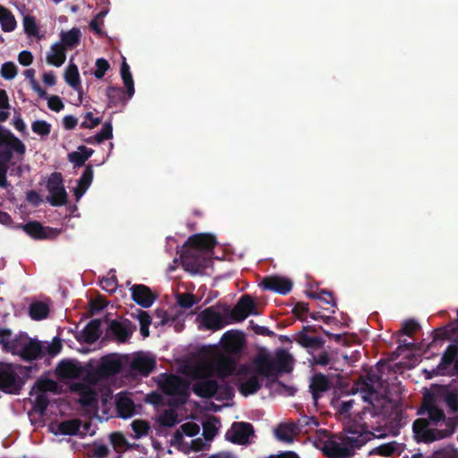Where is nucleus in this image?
I'll use <instances>...</instances> for the list:
<instances>
[{"mask_svg":"<svg viewBox=\"0 0 458 458\" xmlns=\"http://www.w3.org/2000/svg\"><path fill=\"white\" fill-rule=\"evenodd\" d=\"M156 360L148 356L135 357L131 361V369L143 376H148L155 369Z\"/></svg>","mask_w":458,"mask_h":458,"instance_id":"obj_28","label":"nucleus"},{"mask_svg":"<svg viewBox=\"0 0 458 458\" xmlns=\"http://www.w3.org/2000/svg\"><path fill=\"white\" fill-rule=\"evenodd\" d=\"M121 76L123 81V84L126 88V91L128 94V98H131L134 94V81L132 79V75L130 71V66L128 64L123 61L121 65Z\"/></svg>","mask_w":458,"mask_h":458,"instance_id":"obj_38","label":"nucleus"},{"mask_svg":"<svg viewBox=\"0 0 458 458\" xmlns=\"http://www.w3.org/2000/svg\"><path fill=\"white\" fill-rule=\"evenodd\" d=\"M110 443L117 454L126 451L128 440L122 432H113L109 435Z\"/></svg>","mask_w":458,"mask_h":458,"instance_id":"obj_40","label":"nucleus"},{"mask_svg":"<svg viewBox=\"0 0 458 458\" xmlns=\"http://www.w3.org/2000/svg\"><path fill=\"white\" fill-rule=\"evenodd\" d=\"M457 354H458V345H456V344L448 345L441 358V361L438 365V369H445L448 366H450L454 362Z\"/></svg>","mask_w":458,"mask_h":458,"instance_id":"obj_42","label":"nucleus"},{"mask_svg":"<svg viewBox=\"0 0 458 458\" xmlns=\"http://www.w3.org/2000/svg\"><path fill=\"white\" fill-rule=\"evenodd\" d=\"M132 300L142 308H149L157 295L145 284H134L131 288Z\"/></svg>","mask_w":458,"mask_h":458,"instance_id":"obj_19","label":"nucleus"},{"mask_svg":"<svg viewBox=\"0 0 458 458\" xmlns=\"http://www.w3.org/2000/svg\"><path fill=\"white\" fill-rule=\"evenodd\" d=\"M131 427L134 432V435L131 437L135 439H140L142 437L147 436L150 430L149 423L143 420H133L131 424Z\"/></svg>","mask_w":458,"mask_h":458,"instance_id":"obj_43","label":"nucleus"},{"mask_svg":"<svg viewBox=\"0 0 458 458\" xmlns=\"http://www.w3.org/2000/svg\"><path fill=\"white\" fill-rule=\"evenodd\" d=\"M218 390V382L209 377H201L194 383L193 393L201 398H211L216 396Z\"/></svg>","mask_w":458,"mask_h":458,"instance_id":"obj_21","label":"nucleus"},{"mask_svg":"<svg viewBox=\"0 0 458 458\" xmlns=\"http://www.w3.org/2000/svg\"><path fill=\"white\" fill-rule=\"evenodd\" d=\"M234 396L233 388L227 383L218 384L216 398L218 401H229Z\"/></svg>","mask_w":458,"mask_h":458,"instance_id":"obj_49","label":"nucleus"},{"mask_svg":"<svg viewBox=\"0 0 458 458\" xmlns=\"http://www.w3.org/2000/svg\"><path fill=\"white\" fill-rule=\"evenodd\" d=\"M54 384V381L50 379L38 380L33 387V389L37 388L40 392L37 394L33 405V410L40 415H45L49 405V399L45 392L49 389L48 385Z\"/></svg>","mask_w":458,"mask_h":458,"instance_id":"obj_20","label":"nucleus"},{"mask_svg":"<svg viewBox=\"0 0 458 458\" xmlns=\"http://www.w3.org/2000/svg\"><path fill=\"white\" fill-rule=\"evenodd\" d=\"M62 342L60 338L55 337L53 341L44 347V355L48 354L51 357L57 355L62 350Z\"/></svg>","mask_w":458,"mask_h":458,"instance_id":"obj_54","label":"nucleus"},{"mask_svg":"<svg viewBox=\"0 0 458 458\" xmlns=\"http://www.w3.org/2000/svg\"><path fill=\"white\" fill-rule=\"evenodd\" d=\"M367 380H368V382L364 383V386L362 388V391L367 393V394H365L363 396V398L366 402H369L371 403L372 402H371V400L369 399L368 394L372 395L377 393L374 386L380 385L381 377L375 373H369L367 375Z\"/></svg>","mask_w":458,"mask_h":458,"instance_id":"obj_39","label":"nucleus"},{"mask_svg":"<svg viewBox=\"0 0 458 458\" xmlns=\"http://www.w3.org/2000/svg\"><path fill=\"white\" fill-rule=\"evenodd\" d=\"M220 343L225 352L238 355L245 345L244 335L237 330H229L223 335Z\"/></svg>","mask_w":458,"mask_h":458,"instance_id":"obj_14","label":"nucleus"},{"mask_svg":"<svg viewBox=\"0 0 458 458\" xmlns=\"http://www.w3.org/2000/svg\"><path fill=\"white\" fill-rule=\"evenodd\" d=\"M189 250H198L200 252L212 251L216 244V237L208 233H197L190 236L186 242Z\"/></svg>","mask_w":458,"mask_h":458,"instance_id":"obj_18","label":"nucleus"},{"mask_svg":"<svg viewBox=\"0 0 458 458\" xmlns=\"http://www.w3.org/2000/svg\"><path fill=\"white\" fill-rule=\"evenodd\" d=\"M276 438L285 444H292L299 432L294 422L280 423L274 430Z\"/></svg>","mask_w":458,"mask_h":458,"instance_id":"obj_26","label":"nucleus"},{"mask_svg":"<svg viewBox=\"0 0 458 458\" xmlns=\"http://www.w3.org/2000/svg\"><path fill=\"white\" fill-rule=\"evenodd\" d=\"M89 366H81V363L72 360H61L56 367V374L60 378L81 379L89 384Z\"/></svg>","mask_w":458,"mask_h":458,"instance_id":"obj_8","label":"nucleus"},{"mask_svg":"<svg viewBox=\"0 0 458 458\" xmlns=\"http://www.w3.org/2000/svg\"><path fill=\"white\" fill-rule=\"evenodd\" d=\"M308 296L314 300L323 301L324 302L330 304L333 307L336 306L332 293L326 289H322L318 293L314 292L309 293Z\"/></svg>","mask_w":458,"mask_h":458,"instance_id":"obj_52","label":"nucleus"},{"mask_svg":"<svg viewBox=\"0 0 458 458\" xmlns=\"http://www.w3.org/2000/svg\"><path fill=\"white\" fill-rule=\"evenodd\" d=\"M65 47L61 43H55L51 47L50 53L47 56L48 64L60 67L65 62Z\"/></svg>","mask_w":458,"mask_h":458,"instance_id":"obj_30","label":"nucleus"},{"mask_svg":"<svg viewBox=\"0 0 458 458\" xmlns=\"http://www.w3.org/2000/svg\"><path fill=\"white\" fill-rule=\"evenodd\" d=\"M25 377H30L33 369L37 370L38 366H15L11 363H0V390L9 394H18L21 390L24 380L18 375L16 369Z\"/></svg>","mask_w":458,"mask_h":458,"instance_id":"obj_3","label":"nucleus"},{"mask_svg":"<svg viewBox=\"0 0 458 458\" xmlns=\"http://www.w3.org/2000/svg\"><path fill=\"white\" fill-rule=\"evenodd\" d=\"M296 341L303 347L306 348H319L325 344L323 338L319 336H310L304 332H300L297 335Z\"/></svg>","mask_w":458,"mask_h":458,"instance_id":"obj_35","label":"nucleus"},{"mask_svg":"<svg viewBox=\"0 0 458 458\" xmlns=\"http://www.w3.org/2000/svg\"><path fill=\"white\" fill-rule=\"evenodd\" d=\"M44 356V346L41 342L28 338L25 344H23L22 351L20 357L26 361L36 360Z\"/></svg>","mask_w":458,"mask_h":458,"instance_id":"obj_22","label":"nucleus"},{"mask_svg":"<svg viewBox=\"0 0 458 458\" xmlns=\"http://www.w3.org/2000/svg\"><path fill=\"white\" fill-rule=\"evenodd\" d=\"M100 285L103 290L109 293H114L117 287V279L115 276L105 277L101 280Z\"/></svg>","mask_w":458,"mask_h":458,"instance_id":"obj_62","label":"nucleus"},{"mask_svg":"<svg viewBox=\"0 0 458 458\" xmlns=\"http://www.w3.org/2000/svg\"><path fill=\"white\" fill-rule=\"evenodd\" d=\"M0 23L4 32H12L16 29L17 22L13 13L0 4Z\"/></svg>","mask_w":458,"mask_h":458,"instance_id":"obj_31","label":"nucleus"},{"mask_svg":"<svg viewBox=\"0 0 458 458\" xmlns=\"http://www.w3.org/2000/svg\"><path fill=\"white\" fill-rule=\"evenodd\" d=\"M190 383L180 376L169 375L161 385L162 391L167 395L189 394Z\"/></svg>","mask_w":458,"mask_h":458,"instance_id":"obj_16","label":"nucleus"},{"mask_svg":"<svg viewBox=\"0 0 458 458\" xmlns=\"http://www.w3.org/2000/svg\"><path fill=\"white\" fill-rule=\"evenodd\" d=\"M98 134L101 138L102 141L113 138V125L111 119L104 123L101 131Z\"/></svg>","mask_w":458,"mask_h":458,"instance_id":"obj_63","label":"nucleus"},{"mask_svg":"<svg viewBox=\"0 0 458 458\" xmlns=\"http://www.w3.org/2000/svg\"><path fill=\"white\" fill-rule=\"evenodd\" d=\"M158 422L163 427H166V428L174 427L178 422L177 414L172 409L165 410L159 416Z\"/></svg>","mask_w":458,"mask_h":458,"instance_id":"obj_46","label":"nucleus"},{"mask_svg":"<svg viewBox=\"0 0 458 458\" xmlns=\"http://www.w3.org/2000/svg\"><path fill=\"white\" fill-rule=\"evenodd\" d=\"M30 317L34 320H42L47 318L49 314V307L42 301H35L30 305Z\"/></svg>","mask_w":458,"mask_h":458,"instance_id":"obj_34","label":"nucleus"},{"mask_svg":"<svg viewBox=\"0 0 458 458\" xmlns=\"http://www.w3.org/2000/svg\"><path fill=\"white\" fill-rule=\"evenodd\" d=\"M91 451L94 458H107L110 452L106 445L97 443H94Z\"/></svg>","mask_w":458,"mask_h":458,"instance_id":"obj_61","label":"nucleus"},{"mask_svg":"<svg viewBox=\"0 0 458 458\" xmlns=\"http://www.w3.org/2000/svg\"><path fill=\"white\" fill-rule=\"evenodd\" d=\"M93 174L94 171L92 165H88L78 181L77 187L73 191L76 200H79L91 185Z\"/></svg>","mask_w":458,"mask_h":458,"instance_id":"obj_27","label":"nucleus"},{"mask_svg":"<svg viewBox=\"0 0 458 458\" xmlns=\"http://www.w3.org/2000/svg\"><path fill=\"white\" fill-rule=\"evenodd\" d=\"M292 356L283 349L276 352L272 359L268 354H259L254 358L252 364V373L248 375V379L244 382L238 380V390L243 396H249L256 394L261 388L259 376L263 378L276 377L284 372H290Z\"/></svg>","mask_w":458,"mask_h":458,"instance_id":"obj_1","label":"nucleus"},{"mask_svg":"<svg viewBox=\"0 0 458 458\" xmlns=\"http://www.w3.org/2000/svg\"><path fill=\"white\" fill-rule=\"evenodd\" d=\"M32 131L41 137H47L51 132V124L44 120H37L31 124Z\"/></svg>","mask_w":458,"mask_h":458,"instance_id":"obj_48","label":"nucleus"},{"mask_svg":"<svg viewBox=\"0 0 458 458\" xmlns=\"http://www.w3.org/2000/svg\"><path fill=\"white\" fill-rule=\"evenodd\" d=\"M122 369L121 362L110 357H103L97 367L89 366L90 373L88 374L89 384L96 385L103 379L116 375Z\"/></svg>","mask_w":458,"mask_h":458,"instance_id":"obj_6","label":"nucleus"},{"mask_svg":"<svg viewBox=\"0 0 458 458\" xmlns=\"http://www.w3.org/2000/svg\"><path fill=\"white\" fill-rule=\"evenodd\" d=\"M115 409L118 417L127 419L133 416L135 405L132 400L127 396H120L116 400Z\"/></svg>","mask_w":458,"mask_h":458,"instance_id":"obj_29","label":"nucleus"},{"mask_svg":"<svg viewBox=\"0 0 458 458\" xmlns=\"http://www.w3.org/2000/svg\"><path fill=\"white\" fill-rule=\"evenodd\" d=\"M13 338V332L9 328H0V345L3 351L6 352Z\"/></svg>","mask_w":458,"mask_h":458,"instance_id":"obj_56","label":"nucleus"},{"mask_svg":"<svg viewBox=\"0 0 458 458\" xmlns=\"http://www.w3.org/2000/svg\"><path fill=\"white\" fill-rule=\"evenodd\" d=\"M420 325L414 319L405 320L402 327V333L405 335L411 336L417 330Z\"/></svg>","mask_w":458,"mask_h":458,"instance_id":"obj_59","label":"nucleus"},{"mask_svg":"<svg viewBox=\"0 0 458 458\" xmlns=\"http://www.w3.org/2000/svg\"><path fill=\"white\" fill-rule=\"evenodd\" d=\"M18 73V67L13 62H5L2 64L0 74L5 80H13Z\"/></svg>","mask_w":458,"mask_h":458,"instance_id":"obj_51","label":"nucleus"},{"mask_svg":"<svg viewBox=\"0 0 458 458\" xmlns=\"http://www.w3.org/2000/svg\"><path fill=\"white\" fill-rule=\"evenodd\" d=\"M136 330V326L130 320H112L106 330L108 335L114 336L119 343H126Z\"/></svg>","mask_w":458,"mask_h":458,"instance_id":"obj_15","label":"nucleus"},{"mask_svg":"<svg viewBox=\"0 0 458 458\" xmlns=\"http://www.w3.org/2000/svg\"><path fill=\"white\" fill-rule=\"evenodd\" d=\"M64 80L68 85L73 88L75 90L80 92L81 90V80L80 73L76 64H70L64 72Z\"/></svg>","mask_w":458,"mask_h":458,"instance_id":"obj_33","label":"nucleus"},{"mask_svg":"<svg viewBox=\"0 0 458 458\" xmlns=\"http://www.w3.org/2000/svg\"><path fill=\"white\" fill-rule=\"evenodd\" d=\"M221 308L230 324L242 321L250 314L258 315L256 303L249 294L242 295L233 309L227 304L221 305Z\"/></svg>","mask_w":458,"mask_h":458,"instance_id":"obj_4","label":"nucleus"},{"mask_svg":"<svg viewBox=\"0 0 458 458\" xmlns=\"http://www.w3.org/2000/svg\"><path fill=\"white\" fill-rule=\"evenodd\" d=\"M322 444L321 450L328 458H349L351 455V449L349 447L343 446L331 438L325 440Z\"/></svg>","mask_w":458,"mask_h":458,"instance_id":"obj_23","label":"nucleus"},{"mask_svg":"<svg viewBox=\"0 0 458 458\" xmlns=\"http://www.w3.org/2000/svg\"><path fill=\"white\" fill-rule=\"evenodd\" d=\"M96 71L94 72V75L97 79H102L107 70L109 69L110 65L109 63L105 58H98L96 61Z\"/></svg>","mask_w":458,"mask_h":458,"instance_id":"obj_57","label":"nucleus"},{"mask_svg":"<svg viewBox=\"0 0 458 458\" xmlns=\"http://www.w3.org/2000/svg\"><path fill=\"white\" fill-rule=\"evenodd\" d=\"M24 31L27 35L35 37L38 33V28L33 16L27 15L23 18Z\"/></svg>","mask_w":458,"mask_h":458,"instance_id":"obj_53","label":"nucleus"},{"mask_svg":"<svg viewBox=\"0 0 458 458\" xmlns=\"http://www.w3.org/2000/svg\"><path fill=\"white\" fill-rule=\"evenodd\" d=\"M216 422H219V420L216 417H212V420L203 422L202 435L207 441L213 440L217 434L218 428L216 427Z\"/></svg>","mask_w":458,"mask_h":458,"instance_id":"obj_45","label":"nucleus"},{"mask_svg":"<svg viewBox=\"0 0 458 458\" xmlns=\"http://www.w3.org/2000/svg\"><path fill=\"white\" fill-rule=\"evenodd\" d=\"M81 30L78 28H72L68 31L61 33L62 45L65 47L72 48L77 46L80 42Z\"/></svg>","mask_w":458,"mask_h":458,"instance_id":"obj_36","label":"nucleus"},{"mask_svg":"<svg viewBox=\"0 0 458 458\" xmlns=\"http://www.w3.org/2000/svg\"><path fill=\"white\" fill-rule=\"evenodd\" d=\"M181 259L185 270L193 274L201 273L211 263V259L207 254L198 251V250H187Z\"/></svg>","mask_w":458,"mask_h":458,"instance_id":"obj_9","label":"nucleus"},{"mask_svg":"<svg viewBox=\"0 0 458 458\" xmlns=\"http://www.w3.org/2000/svg\"><path fill=\"white\" fill-rule=\"evenodd\" d=\"M178 305L183 309H190L197 303L198 300L192 293H178L176 296Z\"/></svg>","mask_w":458,"mask_h":458,"instance_id":"obj_50","label":"nucleus"},{"mask_svg":"<svg viewBox=\"0 0 458 458\" xmlns=\"http://www.w3.org/2000/svg\"><path fill=\"white\" fill-rule=\"evenodd\" d=\"M170 397L166 401V404L170 407L179 408L186 403L189 394L182 395H169Z\"/></svg>","mask_w":458,"mask_h":458,"instance_id":"obj_60","label":"nucleus"},{"mask_svg":"<svg viewBox=\"0 0 458 458\" xmlns=\"http://www.w3.org/2000/svg\"><path fill=\"white\" fill-rule=\"evenodd\" d=\"M19 144L21 148L18 150H16L15 148L11 147V145L8 144H3L0 148V187L2 188L7 187V165L13 159V153H17L18 155H24L26 152V147L21 140Z\"/></svg>","mask_w":458,"mask_h":458,"instance_id":"obj_13","label":"nucleus"},{"mask_svg":"<svg viewBox=\"0 0 458 458\" xmlns=\"http://www.w3.org/2000/svg\"><path fill=\"white\" fill-rule=\"evenodd\" d=\"M97 393L90 387L80 395V403L83 407H93L97 404Z\"/></svg>","mask_w":458,"mask_h":458,"instance_id":"obj_47","label":"nucleus"},{"mask_svg":"<svg viewBox=\"0 0 458 458\" xmlns=\"http://www.w3.org/2000/svg\"><path fill=\"white\" fill-rule=\"evenodd\" d=\"M424 409L428 411V420L420 418L412 424L418 442L432 443L454 434L458 424L455 418L446 420L443 410L430 403H425Z\"/></svg>","mask_w":458,"mask_h":458,"instance_id":"obj_2","label":"nucleus"},{"mask_svg":"<svg viewBox=\"0 0 458 458\" xmlns=\"http://www.w3.org/2000/svg\"><path fill=\"white\" fill-rule=\"evenodd\" d=\"M84 118L85 121L81 123V127L83 129H93L101 123V119L99 117H94L91 112H87Z\"/></svg>","mask_w":458,"mask_h":458,"instance_id":"obj_58","label":"nucleus"},{"mask_svg":"<svg viewBox=\"0 0 458 458\" xmlns=\"http://www.w3.org/2000/svg\"><path fill=\"white\" fill-rule=\"evenodd\" d=\"M217 307H221L220 304ZM216 306H211L203 310L198 316L200 325L208 330L217 331L230 324L225 315L216 310Z\"/></svg>","mask_w":458,"mask_h":458,"instance_id":"obj_10","label":"nucleus"},{"mask_svg":"<svg viewBox=\"0 0 458 458\" xmlns=\"http://www.w3.org/2000/svg\"><path fill=\"white\" fill-rule=\"evenodd\" d=\"M310 390L312 394L315 405H317L318 399L322 394L328 391L331 387L328 377L323 374H315L310 384Z\"/></svg>","mask_w":458,"mask_h":458,"instance_id":"obj_25","label":"nucleus"},{"mask_svg":"<svg viewBox=\"0 0 458 458\" xmlns=\"http://www.w3.org/2000/svg\"><path fill=\"white\" fill-rule=\"evenodd\" d=\"M263 290L277 293L282 295L289 293L293 288V282L278 276H265L260 283Z\"/></svg>","mask_w":458,"mask_h":458,"instance_id":"obj_17","label":"nucleus"},{"mask_svg":"<svg viewBox=\"0 0 458 458\" xmlns=\"http://www.w3.org/2000/svg\"><path fill=\"white\" fill-rule=\"evenodd\" d=\"M299 434L309 433L314 427L318 425V419L314 416L303 415L294 422Z\"/></svg>","mask_w":458,"mask_h":458,"instance_id":"obj_37","label":"nucleus"},{"mask_svg":"<svg viewBox=\"0 0 458 458\" xmlns=\"http://www.w3.org/2000/svg\"><path fill=\"white\" fill-rule=\"evenodd\" d=\"M445 402L454 413L458 411V394L456 393H448L445 397Z\"/></svg>","mask_w":458,"mask_h":458,"instance_id":"obj_64","label":"nucleus"},{"mask_svg":"<svg viewBox=\"0 0 458 458\" xmlns=\"http://www.w3.org/2000/svg\"><path fill=\"white\" fill-rule=\"evenodd\" d=\"M100 327V319L90 320L77 336V340L89 344L95 343L101 335Z\"/></svg>","mask_w":458,"mask_h":458,"instance_id":"obj_24","label":"nucleus"},{"mask_svg":"<svg viewBox=\"0 0 458 458\" xmlns=\"http://www.w3.org/2000/svg\"><path fill=\"white\" fill-rule=\"evenodd\" d=\"M81 426V421L79 419L64 420L58 424L57 431L55 434L74 436L79 432Z\"/></svg>","mask_w":458,"mask_h":458,"instance_id":"obj_32","label":"nucleus"},{"mask_svg":"<svg viewBox=\"0 0 458 458\" xmlns=\"http://www.w3.org/2000/svg\"><path fill=\"white\" fill-rule=\"evenodd\" d=\"M47 189L49 192L47 200L53 207H61L67 203V192L64 186L63 175L59 172L50 174L47 182Z\"/></svg>","mask_w":458,"mask_h":458,"instance_id":"obj_7","label":"nucleus"},{"mask_svg":"<svg viewBox=\"0 0 458 458\" xmlns=\"http://www.w3.org/2000/svg\"><path fill=\"white\" fill-rule=\"evenodd\" d=\"M216 375L221 379H225L230 376H236L237 379H242L252 373V368L248 364H241L239 367L236 361L230 356H221L215 362Z\"/></svg>","mask_w":458,"mask_h":458,"instance_id":"obj_5","label":"nucleus"},{"mask_svg":"<svg viewBox=\"0 0 458 458\" xmlns=\"http://www.w3.org/2000/svg\"><path fill=\"white\" fill-rule=\"evenodd\" d=\"M310 308L309 303L303 302V301H298L293 309V314L297 317L298 319L305 321L306 320V315L309 313Z\"/></svg>","mask_w":458,"mask_h":458,"instance_id":"obj_55","label":"nucleus"},{"mask_svg":"<svg viewBox=\"0 0 458 458\" xmlns=\"http://www.w3.org/2000/svg\"><path fill=\"white\" fill-rule=\"evenodd\" d=\"M108 106H117L124 101V91L121 87L109 86L106 89Z\"/></svg>","mask_w":458,"mask_h":458,"instance_id":"obj_41","label":"nucleus"},{"mask_svg":"<svg viewBox=\"0 0 458 458\" xmlns=\"http://www.w3.org/2000/svg\"><path fill=\"white\" fill-rule=\"evenodd\" d=\"M20 227L35 240H54L62 232L58 228L43 226L38 221H30L24 225L21 224Z\"/></svg>","mask_w":458,"mask_h":458,"instance_id":"obj_12","label":"nucleus"},{"mask_svg":"<svg viewBox=\"0 0 458 458\" xmlns=\"http://www.w3.org/2000/svg\"><path fill=\"white\" fill-rule=\"evenodd\" d=\"M29 335L26 333H20L12 338L10 347H8L7 352H12L13 354H19L22 351L23 344H25Z\"/></svg>","mask_w":458,"mask_h":458,"instance_id":"obj_44","label":"nucleus"},{"mask_svg":"<svg viewBox=\"0 0 458 458\" xmlns=\"http://www.w3.org/2000/svg\"><path fill=\"white\" fill-rule=\"evenodd\" d=\"M254 435V428L249 422H233L225 433V439L236 445H247L250 437Z\"/></svg>","mask_w":458,"mask_h":458,"instance_id":"obj_11","label":"nucleus"}]
</instances>
